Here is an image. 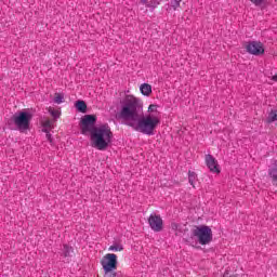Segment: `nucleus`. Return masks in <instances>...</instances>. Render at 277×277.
<instances>
[{"label":"nucleus","mask_w":277,"mask_h":277,"mask_svg":"<svg viewBox=\"0 0 277 277\" xmlns=\"http://www.w3.org/2000/svg\"><path fill=\"white\" fill-rule=\"evenodd\" d=\"M120 109L118 111V118L124 120L128 127H131L137 133L143 135H155L157 127L161 124V111H159V105L150 104L145 115L140 117V111L144 109L142 100L134 95H126L120 100ZM138 118V119H137Z\"/></svg>","instance_id":"nucleus-1"},{"label":"nucleus","mask_w":277,"mask_h":277,"mask_svg":"<svg viewBox=\"0 0 277 277\" xmlns=\"http://www.w3.org/2000/svg\"><path fill=\"white\" fill-rule=\"evenodd\" d=\"M90 140L93 148L107 150L114 140V132H111V128L108 124H102L94 128L90 134Z\"/></svg>","instance_id":"nucleus-2"},{"label":"nucleus","mask_w":277,"mask_h":277,"mask_svg":"<svg viewBox=\"0 0 277 277\" xmlns=\"http://www.w3.org/2000/svg\"><path fill=\"white\" fill-rule=\"evenodd\" d=\"M193 237H197L200 246H209L213 241V230L207 225H198L193 229Z\"/></svg>","instance_id":"nucleus-3"},{"label":"nucleus","mask_w":277,"mask_h":277,"mask_svg":"<svg viewBox=\"0 0 277 277\" xmlns=\"http://www.w3.org/2000/svg\"><path fill=\"white\" fill-rule=\"evenodd\" d=\"M31 114L19 111L13 116V122L19 133H27L31 127Z\"/></svg>","instance_id":"nucleus-4"},{"label":"nucleus","mask_w":277,"mask_h":277,"mask_svg":"<svg viewBox=\"0 0 277 277\" xmlns=\"http://www.w3.org/2000/svg\"><path fill=\"white\" fill-rule=\"evenodd\" d=\"M95 124H96L95 115H84L80 121V131L82 135H88V133H90L91 135L92 131L96 129Z\"/></svg>","instance_id":"nucleus-5"},{"label":"nucleus","mask_w":277,"mask_h":277,"mask_svg":"<svg viewBox=\"0 0 277 277\" xmlns=\"http://www.w3.org/2000/svg\"><path fill=\"white\" fill-rule=\"evenodd\" d=\"M245 49L250 55H263L265 53V45L261 41H249L246 43Z\"/></svg>","instance_id":"nucleus-6"},{"label":"nucleus","mask_w":277,"mask_h":277,"mask_svg":"<svg viewBox=\"0 0 277 277\" xmlns=\"http://www.w3.org/2000/svg\"><path fill=\"white\" fill-rule=\"evenodd\" d=\"M101 265L103 269H118V255L115 253L104 255Z\"/></svg>","instance_id":"nucleus-7"},{"label":"nucleus","mask_w":277,"mask_h":277,"mask_svg":"<svg viewBox=\"0 0 277 277\" xmlns=\"http://www.w3.org/2000/svg\"><path fill=\"white\" fill-rule=\"evenodd\" d=\"M148 224L154 233H161L163 230V219L159 214L151 213L148 217Z\"/></svg>","instance_id":"nucleus-8"},{"label":"nucleus","mask_w":277,"mask_h":277,"mask_svg":"<svg viewBox=\"0 0 277 277\" xmlns=\"http://www.w3.org/2000/svg\"><path fill=\"white\" fill-rule=\"evenodd\" d=\"M206 166L213 174H220V163L211 154L206 155Z\"/></svg>","instance_id":"nucleus-9"},{"label":"nucleus","mask_w":277,"mask_h":277,"mask_svg":"<svg viewBox=\"0 0 277 277\" xmlns=\"http://www.w3.org/2000/svg\"><path fill=\"white\" fill-rule=\"evenodd\" d=\"M140 92L143 96H150L153 94V87L148 83H143L140 85Z\"/></svg>","instance_id":"nucleus-10"},{"label":"nucleus","mask_w":277,"mask_h":277,"mask_svg":"<svg viewBox=\"0 0 277 277\" xmlns=\"http://www.w3.org/2000/svg\"><path fill=\"white\" fill-rule=\"evenodd\" d=\"M162 0H141L143 5H146V8H151V10H155L157 5L161 3Z\"/></svg>","instance_id":"nucleus-11"},{"label":"nucleus","mask_w":277,"mask_h":277,"mask_svg":"<svg viewBox=\"0 0 277 277\" xmlns=\"http://www.w3.org/2000/svg\"><path fill=\"white\" fill-rule=\"evenodd\" d=\"M198 181V175L194 171H188V182L192 187L196 188V182Z\"/></svg>","instance_id":"nucleus-12"},{"label":"nucleus","mask_w":277,"mask_h":277,"mask_svg":"<svg viewBox=\"0 0 277 277\" xmlns=\"http://www.w3.org/2000/svg\"><path fill=\"white\" fill-rule=\"evenodd\" d=\"M76 109L81 114H85L88 111V104H85L83 101H78L76 102Z\"/></svg>","instance_id":"nucleus-13"},{"label":"nucleus","mask_w":277,"mask_h":277,"mask_svg":"<svg viewBox=\"0 0 277 277\" xmlns=\"http://www.w3.org/2000/svg\"><path fill=\"white\" fill-rule=\"evenodd\" d=\"M42 132L43 133H49L53 129V121L52 120H45L42 122Z\"/></svg>","instance_id":"nucleus-14"},{"label":"nucleus","mask_w":277,"mask_h":277,"mask_svg":"<svg viewBox=\"0 0 277 277\" xmlns=\"http://www.w3.org/2000/svg\"><path fill=\"white\" fill-rule=\"evenodd\" d=\"M116 268H104V277H117Z\"/></svg>","instance_id":"nucleus-15"},{"label":"nucleus","mask_w":277,"mask_h":277,"mask_svg":"<svg viewBox=\"0 0 277 277\" xmlns=\"http://www.w3.org/2000/svg\"><path fill=\"white\" fill-rule=\"evenodd\" d=\"M122 250H124V247H122V245H111L109 248H108V251L109 252H122Z\"/></svg>","instance_id":"nucleus-16"},{"label":"nucleus","mask_w":277,"mask_h":277,"mask_svg":"<svg viewBox=\"0 0 277 277\" xmlns=\"http://www.w3.org/2000/svg\"><path fill=\"white\" fill-rule=\"evenodd\" d=\"M277 120V110H272L269 114H268V117H267V122L268 123H272V122H276Z\"/></svg>","instance_id":"nucleus-17"},{"label":"nucleus","mask_w":277,"mask_h":277,"mask_svg":"<svg viewBox=\"0 0 277 277\" xmlns=\"http://www.w3.org/2000/svg\"><path fill=\"white\" fill-rule=\"evenodd\" d=\"M72 252V247L68 245L63 246V254L64 256H70V253Z\"/></svg>","instance_id":"nucleus-18"},{"label":"nucleus","mask_w":277,"mask_h":277,"mask_svg":"<svg viewBox=\"0 0 277 277\" xmlns=\"http://www.w3.org/2000/svg\"><path fill=\"white\" fill-rule=\"evenodd\" d=\"M54 103H56V105H62V103H64V95L56 93L54 96Z\"/></svg>","instance_id":"nucleus-19"},{"label":"nucleus","mask_w":277,"mask_h":277,"mask_svg":"<svg viewBox=\"0 0 277 277\" xmlns=\"http://www.w3.org/2000/svg\"><path fill=\"white\" fill-rule=\"evenodd\" d=\"M49 114H51L53 118H60V116H62V111L60 109L49 108Z\"/></svg>","instance_id":"nucleus-20"},{"label":"nucleus","mask_w":277,"mask_h":277,"mask_svg":"<svg viewBox=\"0 0 277 277\" xmlns=\"http://www.w3.org/2000/svg\"><path fill=\"white\" fill-rule=\"evenodd\" d=\"M170 6L173 10H179V8H181V0H171Z\"/></svg>","instance_id":"nucleus-21"},{"label":"nucleus","mask_w":277,"mask_h":277,"mask_svg":"<svg viewBox=\"0 0 277 277\" xmlns=\"http://www.w3.org/2000/svg\"><path fill=\"white\" fill-rule=\"evenodd\" d=\"M269 176L273 179V181H276L277 183V169H272L269 171Z\"/></svg>","instance_id":"nucleus-22"},{"label":"nucleus","mask_w":277,"mask_h":277,"mask_svg":"<svg viewBox=\"0 0 277 277\" xmlns=\"http://www.w3.org/2000/svg\"><path fill=\"white\" fill-rule=\"evenodd\" d=\"M45 137L50 144H53V136L51 135V130H48V132H44Z\"/></svg>","instance_id":"nucleus-23"},{"label":"nucleus","mask_w":277,"mask_h":277,"mask_svg":"<svg viewBox=\"0 0 277 277\" xmlns=\"http://www.w3.org/2000/svg\"><path fill=\"white\" fill-rule=\"evenodd\" d=\"M251 1V3H253L254 5H261L263 3V0H249Z\"/></svg>","instance_id":"nucleus-24"},{"label":"nucleus","mask_w":277,"mask_h":277,"mask_svg":"<svg viewBox=\"0 0 277 277\" xmlns=\"http://www.w3.org/2000/svg\"><path fill=\"white\" fill-rule=\"evenodd\" d=\"M272 81H277V75L272 77Z\"/></svg>","instance_id":"nucleus-25"},{"label":"nucleus","mask_w":277,"mask_h":277,"mask_svg":"<svg viewBox=\"0 0 277 277\" xmlns=\"http://www.w3.org/2000/svg\"><path fill=\"white\" fill-rule=\"evenodd\" d=\"M171 226L173 229L176 228V223H173Z\"/></svg>","instance_id":"nucleus-26"}]
</instances>
